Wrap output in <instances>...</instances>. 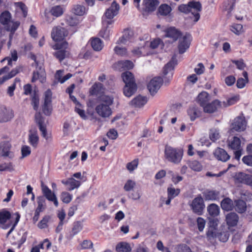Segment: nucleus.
Here are the masks:
<instances>
[{
	"mask_svg": "<svg viewBox=\"0 0 252 252\" xmlns=\"http://www.w3.org/2000/svg\"><path fill=\"white\" fill-rule=\"evenodd\" d=\"M184 151L180 148H174L168 145L165 146L164 156L165 160L174 164L180 163L183 158Z\"/></svg>",
	"mask_w": 252,
	"mask_h": 252,
	"instance_id": "obj_1",
	"label": "nucleus"
},
{
	"mask_svg": "<svg viewBox=\"0 0 252 252\" xmlns=\"http://www.w3.org/2000/svg\"><path fill=\"white\" fill-rule=\"evenodd\" d=\"M178 9L179 11L185 14H189L193 9L194 10V12H192L193 15V21L196 22L200 17L199 12L202 10V5L199 1H191L187 4H180Z\"/></svg>",
	"mask_w": 252,
	"mask_h": 252,
	"instance_id": "obj_2",
	"label": "nucleus"
},
{
	"mask_svg": "<svg viewBox=\"0 0 252 252\" xmlns=\"http://www.w3.org/2000/svg\"><path fill=\"white\" fill-rule=\"evenodd\" d=\"M102 103L95 107L97 114L103 118L108 117L112 114L110 106L113 104V98L108 95H102L100 97Z\"/></svg>",
	"mask_w": 252,
	"mask_h": 252,
	"instance_id": "obj_3",
	"label": "nucleus"
},
{
	"mask_svg": "<svg viewBox=\"0 0 252 252\" xmlns=\"http://www.w3.org/2000/svg\"><path fill=\"white\" fill-rule=\"evenodd\" d=\"M12 18L11 14L9 11L5 10L0 15V23L5 26L6 30L10 31L11 34L14 33L20 25V22L18 21L12 23L11 26L9 24Z\"/></svg>",
	"mask_w": 252,
	"mask_h": 252,
	"instance_id": "obj_4",
	"label": "nucleus"
},
{
	"mask_svg": "<svg viewBox=\"0 0 252 252\" xmlns=\"http://www.w3.org/2000/svg\"><path fill=\"white\" fill-rule=\"evenodd\" d=\"M177 64V61L175 58H172L163 68V77L165 85H168L172 79L175 66Z\"/></svg>",
	"mask_w": 252,
	"mask_h": 252,
	"instance_id": "obj_5",
	"label": "nucleus"
},
{
	"mask_svg": "<svg viewBox=\"0 0 252 252\" xmlns=\"http://www.w3.org/2000/svg\"><path fill=\"white\" fill-rule=\"evenodd\" d=\"M68 48V43L66 41L55 44L54 49L57 50V51L53 53L54 56L60 63L62 62L69 54V52L67 51Z\"/></svg>",
	"mask_w": 252,
	"mask_h": 252,
	"instance_id": "obj_6",
	"label": "nucleus"
},
{
	"mask_svg": "<svg viewBox=\"0 0 252 252\" xmlns=\"http://www.w3.org/2000/svg\"><path fill=\"white\" fill-rule=\"evenodd\" d=\"M119 9V4L115 1H114L112 3L111 6L108 8L105 12V15L108 20L106 21H103V24L104 25L106 24L107 26L111 25L113 22V21H112V19L114 17V16L118 14Z\"/></svg>",
	"mask_w": 252,
	"mask_h": 252,
	"instance_id": "obj_7",
	"label": "nucleus"
},
{
	"mask_svg": "<svg viewBox=\"0 0 252 252\" xmlns=\"http://www.w3.org/2000/svg\"><path fill=\"white\" fill-rule=\"evenodd\" d=\"M52 92L48 89L44 93V103L42 106L43 113L46 116H50L52 112Z\"/></svg>",
	"mask_w": 252,
	"mask_h": 252,
	"instance_id": "obj_8",
	"label": "nucleus"
},
{
	"mask_svg": "<svg viewBox=\"0 0 252 252\" xmlns=\"http://www.w3.org/2000/svg\"><path fill=\"white\" fill-rule=\"evenodd\" d=\"M68 34L67 30L60 26L53 28L51 32V37L55 41L63 40Z\"/></svg>",
	"mask_w": 252,
	"mask_h": 252,
	"instance_id": "obj_9",
	"label": "nucleus"
},
{
	"mask_svg": "<svg viewBox=\"0 0 252 252\" xmlns=\"http://www.w3.org/2000/svg\"><path fill=\"white\" fill-rule=\"evenodd\" d=\"M190 206L194 213L198 215L203 214L205 208V204L203 199L201 196H197L194 198L192 201Z\"/></svg>",
	"mask_w": 252,
	"mask_h": 252,
	"instance_id": "obj_10",
	"label": "nucleus"
},
{
	"mask_svg": "<svg viewBox=\"0 0 252 252\" xmlns=\"http://www.w3.org/2000/svg\"><path fill=\"white\" fill-rule=\"evenodd\" d=\"M163 83V79L159 76L153 78L149 82L147 88L152 95L156 94Z\"/></svg>",
	"mask_w": 252,
	"mask_h": 252,
	"instance_id": "obj_11",
	"label": "nucleus"
},
{
	"mask_svg": "<svg viewBox=\"0 0 252 252\" xmlns=\"http://www.w3.org/2000/svg\"><path fill=\"white\" fill-rule=\"evenodd\" d=\"M192 39L191 35L189 33H186L180 39L178 49L180 54H183L186 52L190 46Z\"/></svg>",
	"mask_w": 252,
	"mask_h": 252,
	"instance_id": "obj_12",
	"label": "nucleus"
},
{
	"mask_svg": "<svg viewBox=\"0 0 252 252\" xmlns=\"http://www.w3.org/2000/svg\"><path fill=\"white\" fill-rule=\"evenodd\" d=\"M14 117V112L4 106H0V123L7 122Z\"/></svg>",
	"mask_w": 252,
	"mask_h": 252,
	"instance_id": "obj_13",
	"label": "nucleus"
},
{
	"mask_svg": "<svg viewBox=\"0 0 252 252\" xmlns=\"http://www.w3.org/2000/svg\"><path fill=\"white\" fill-rule=\"evenodd\" d=\"M41 188L42 193L46 198L48 200L53 202L54 205L58 207L59 203L55 194L46 185H42Z\"/></svg>",
	"mask_w": 252,
	"mask_h": 252,
	"instance_id": "obj_14",
	"label": "nucleus"
},
{
	"mask_svg": "<svg viewBox=\"0 0 252 252\" xmlns=\"http://www.w3.org/2000/svg\"><path fill=\"white\" fill-rule=\"evenodd\" d=\"M41 188L42 193L46 198L48 200L53 202L54 205L58 207L59 203L55 194L46 185H42Z\"/></svg>",
	"mask_w": 252,
	"mask_h": 252,
	"instance_id": "obj_15",
	"label": "nucleus"
},
{
	"mask_svg": "<svg viewBox=\"0 0 252 252\" xmlns=\"http://www.w3.org/2000/svg\"><path fill=\"white\" fill-rule=\"evenodd\" d=\"M236 183L244 184L252 187V176L243 172H239L235 175Z\"/></svg>",
	"mask_w": 252,
	"mask_h": 252,
	"instance_id": "obj_16",
	"label": "nucleus"
},
{
	"mask_svg": "<svg viewBox=\"0 0 252 252\" xmlns=\"http://www.w3.org/2000/svg\"><path fill=\"white\" fill-rule=\"evenodd\" d=\"M246 122L244 118L237 117L231 124V128L236 131H244L246 129Z\"/></svg>",
	"mask_w": 252,
	"mask_h": 252,
	"instance_id": "obj_17",
	"label": "nucleus"
},
{
	"mask_svg": "<svg viewBox=\"0 0 252 252\" xmlns=\"http://www.w3.org/2000/svg\"><path fill=\"white\" fill-rule=\"evenodd\" d=\"M221 106V102L218 99H215L211 102H208L203 108L205 113L212 114L216 112L219 107Z\"/></svg>",
	"mask_w": 252,
	"mask_h": 252,
	"instance_id": "obj_18",
	"label": "nucleus"
},
{
	"mask_svg": "<svg viewBox=\"0 0 252 252\" xmlns=\"http://www.w3.org/2000/svg\"><path fill=\"white\" fill-rule=\"evenodd\" d=\"M214 157L218 160L226 162L230 159V156L223 149L218 147L213 152Z\"/></svg>",
	"mask_w": 252,
	"mask_h": 252,
	"instance_id": "obj_19",
	"label": "nucleus"
},
{
	"mask_svg": "<svg viewBox=\"0 0 252 252\" xmlns=\"http://www.w3.org/2000/svg\"><path fill=\"white\" fill-rule=\"evenodd\" d=\"M203 195L206 201H219L221 197L219 191L210 189L205 190L203 192Z\"/></svg>",
	"mask_w": 252,
	"mask_h": 252,
	"instance_id": "obj_20",
	"label": "nucleus"
},
{
	"mask_svg": "<svg viewBox=\"0 0 252 252\" xmlns=\"http://www.w3.org/2000/svg\"><path fill=\"white\" fill-rule=\"evenodd\" d=\"M39 141V137L36 128L29 130L28 135V142L33 148H36L38 147Z\"/></svg>",
	"mask_w": 252,
	"mask_h": 252,
	"instance_id": "obj_21",
	"label": "nucleus"
},
{
	"mask_svg": "<svg viewBox=\"0 0 252 252\" xmlns=\"http://www.w3.org/2000/svg\"><path fill=\"white\" fill-rule=\"evenodd\" d=\"M159 3L158 0H143V11L146 12H153L156 10Z\"/></svg>",
	"mask_w": 252,
	"mask_h": 252,
	"instance_id": "obj_22",
	"label": "nucleus"
},
{
	"mask_svg": "<svg viewBox=\"0 0 252 252\" xmlns=\"http://www.w3.org/2000/svg\"><path fill=\"white\" fill-rule=\"evenodd\" d=\"M165 32L166 37L172 38L174 41L177 40L182 34V32L174 27L167 28Z\"/></svg>",
	"mask_w": 252,
	"mask_h": 252,
	"instance_id": "obj_23",
	"label": "nucleus"
},
{
	"mask_svg": "<svg viewBox=\"0 0 252 252\" xmlns=\"http://www.w3.org/2000/svg\"><path fill=\"white\" fill-rule=\"evenodd\" d=\"M104 90L105 88L102 84L96 82L90 89V94L91 95H101L104 93Z\"/></svg>",
	"mask_w": 252,
	"mask_h": 252,
	"instance_id": "obj_24",
	"label": "nucleus"
},
{
	"mask_svg": "<svg viewBox=\"0 0 252 252\" xmlns=\"http://www.w3.org/2000/svg\"><path fill=\"white\" fill-rule=\"evenodd\" d=\"M239 220V216L234 212L227 214L225 217V221L229 227H233L237 225Z\"/></svg>",
	"mask_w": 252,
	"mask_h": 252,
	"instance_id": "obj_25",
	"label": "nucleus"
},
{
	"mask_svg": "<svg viewBox=\"0 0 252 252\" xmlns=\"http://www.w3.org/2000/svg\"><path fill=\"white\" fill-rule=\"evenodd\" d=\"M11 217L10 212L5 209H3L0 211V225L4 229H7L9 227V225H5L6 221Z\"/></svg>",
	"mask_w": 252,
	"mask_h": 252,
	"instance_id": "obj_26",
	"label": "nucleus"
},
{
	"mask_svg": "<svg viewBox=\"0 0 252 252\" xmlns=\"http://www.w3.org/2000/svg\"><path fill=\"white\" fill-rule=\"evenodd\" d=\"M210 100L209 94L205 91H203L199 94L197 98L196 102L199 105L203 107Z\"/></svg>",
	"mask_w": 252,
	"mask_h": 252,
	"instance_id": "obj_27",
	"label": "nucleus"
},
{
	"mask_svg": "<svg viewBox=\"0 0 252 252\" xmlns=\"http://www.w3.org/2000/svg\"><path fill=\"white\" fill-rule=\"evenodd\" d=\"M187 113L191 121H194L195 119L199 118L201 114V111L196 106L189 107L188 109Z\"/></svg>",
	"mask_w": 252,
	"mask_h": 252,
	"instance_id": "obj_28",
	"label": "nucleus"
},
{
	"mask_svg": "<svg viewBox=\"0 0 252 252\" xmlns=\"http://www.w3.org/2000/svg\"><path fill=\"white\" fill-rule=\"evenodd\" d=\"M11 145L8 141H3L0 143V152L1 155L4 157H11L9 156L10 154V149Z\"/></svg>",
	"mask_w": 252,
	"mask_h": 252,
	"instance_id": "obj_29",
	"label": "nucleus"
},
{
	"mask_svg": "<svg viewBox=\"0 0 252 252\" xmlns=\"http://www.w3.org/2000/svg\"><path fill=\"white\" fill-rule=\"evenodd\" d=\"M220 206L223 211L228 212L233 210L234 205L232 199L225 197L221 201Z\"/></svg>",
	"mask_w": 252,
	"mask_h": 252,
	"instance_id": "obj_30",
	"label": "nucleus"
},
{
	"mask_svg": "<svg viewBox=\"0 0 252 252\" xmlns=\"http://www.w3.org/2000/svg\"><path fill=\"white\" fill-rule=\"evenodd\" d=\"M137 89L136 84H125L123 89V93L126 96L129 97L135 94Z\"/></svg>",
	"mask_w": 252,
	"mask_h": 252,
	"instance_id": "obj_31",
	"label": "nucleus"
},
{
	"mask_svg": "<svg viewBox=\"0 0 252 252\" xmlns=\"http://www.w3.org/2000/svg\"><path fill=\"white\" fill-rule=\"evenodd\" d=\"M147 98L145 96L139 95L131 101V105L135 107H141L147 102Z\"/></svg>",
	"mask_w": 252,
	"mask_h": 252,
	"instance_id": "obj_32",
	"label": "nucleus"
},
{
	"mask_svg": "<svg viewBox=\"0 0 252 252\" xmlns=\"http://www.w3.org/2000/svg\"><path fill=\"white\" fill-rule=\"evenodd\" d=\"M22 70L21 66H17L13 69L7 75L0 78V84H3L6 80L12 78L19 73Z\"/></svg>",
	"mask_w": 252,
	"mask_h": 252,
	"instance_id": "obj_33",
	"label": "nucleus"
},
{
	"mask_svg": "<svg viewBox=\"0 0 252 252\" xmlns=\"http://www.w3.org/2000/svg\"><path fill=\"white\" fill-rule=\"evenodd\" d=\"M62 183L66 186H68V190L69 191L78 188L81 185L80 181L76 180L73 178H69L66 181L62 180Z\"/></svg>",
	"mask_w": 252,
	"mask_h": 252,
	"instance_id": "obj_34",
	"label": "nucleus"
},
{
	"mask_svg": "<svg viewBox=\"0 0 252 252\" xmlns=\"http://www.w3.org/2000/svg\"><path fill=\"white\" fill-rule=\"evenodd\" d=\"M121 76L125 84H136L134 75L130 71H126L123 72Z\"/></svg>",
	"mask_w": 252,
	"mask_h": 252,
	"instance_id": "obj_35",
	"label": "nucleus"
},
{
	"mask_svg": "<svg viewBox=\"0 0 252 252\" xmlns=\"http://www.w3.org/2000/svg\"><path fill=\"white\" fill-rule=\"evenodd\" d=\"M133 35V33L132 31L129 30H126L124 32L123 35L119 38L116 43L118 44H126L127 41L131 39Z\"/></svg>",
	"mask_w": 252,
	"mask_h": 252,
	"instance_id": "obj_36",
	"label": "nucleus"
},
{
	"mask_svg": "<svg viewBox=\"0 0 252 252\" xmlns=\"http://www.w3.org/2000/svg\"><path fill=\"white\" fill-rule=\"evenodd\" d=\"M234 203V208L236 212L242 214L246 211L247 205L245 201L241 199H238L235 200Z\"/></svg>",
	"mask_w": 252,
	"mask_h": 252,
	"instance_id": "obj_37",
	"label": "nucleus"
},
{
	"mask_svg": "<svg viewBox=\"0 0 252 252\" xmlns=\"http://www.w3.org/2000/svg\"><path fill=\"white\" fill-rule=\"evenodd\" d=\"M90 41L91 46L94 50L95 51H100L102 49L103 44L102 41L99 38H92Z\"/></svg>",
	"mask_w": 252,
	"mask_h": 252,
	"instance_id": "obj_38",
	"label": "nucleus"
},
{
	"mask_svg": "<svg viewBox=\"0 0 252 252\" xmlns=\"http://www.w3.org/2000/svg\"><path fill=\"white\" fill-rule=\"evenodd\" d=\"M207 209L208 214L212 217H216L220 214V207L216 204L212 203L209 205Z\"/></svg>",
	"mask_w": 252,
	"mask_h": 252,
	"instance_id": "obj_39",
	"label": "nucleus"
},
{
	"mask_svg": "<svg viewBox=\"0 0 252 252\" xmlns=\"http://www.w3.org/2000/svg\"><path fill=\"white\" fill-rule=\"evenodd\" d=\"M116 65L118 66V67L119 69H122L123 70L130 69H132L133 67V63L129 60L118 61L116 63Z\"/></svg>",
	"mask_w": 252,
	"mask_h": 252,
	"instance_id": "obj_40",
	"label": "nucleus"
},
{
	"mask_svg": "<svg viewBox=\"0 0 252 252\" xmlns=\"http://www.w3.org/2000/svg\"><path fill=\"white\" fill-rule=\"evenodd\" d=\"M241 145L240 139L238 137L234 136L232 139L229 142L228 146L231 149L235 150L242 148Z\"/></svg>",
	"mask_w": 252,
	"mask_h": 252,
	"instance_id": "obj_41",
	"label": "nucleus"
},
{
	"mask_svg": "<svg viewBox=\"0 0 252 252\" xmlns=\"http://www.w3.org/2000/svg\"><path fill=\"white\" fill-rule=\"evenodd\" d=\"M117 252H130L131 248L130 245L126 242H120L116 247Z\"/></svg>",
	"mask_w": 252,
	"mask_h": 252,
	"instance_id": "obj_42",
	"label": "nucleus"
},
{
	"mask_svg": "<svg viewBox=\"0 0 252 252\" xmlns=\"http://www.w3.org/2000/svg\"><path fill=\"white\" fill-rule=\"evenodd\" d=\"M244 78H239L236 82V86L239 89H242L245 87L246 84L249 82L248 74L247 71L243 72Z\"/></svg>",
	"mask_w": 252,
	"mask_h": 252,
	"instance_id": "obj_43",
	"label": "nucleus"
},
{
	"mask_svg": "<svg viewBox=\"0 0 252 252\" xmlns=\"http://www.w3.org/2000/svg\"><path fill=\"white\" fill-rule=\"evenodd\" d=\"M188 164L191 169L196 172H200L203 168L201 163L196 160L188 161Z\"/></svg>",
	"mask_w": 252,
	"mask_h": 252,
	"instance_id": "obj_44",
	"label": "nucleus"
},
{
	"mask_svg": "<svg viewBox=\"0 0 252 252\" xmlns=\"http://www.w3.org/2000/svg\"><path fill=\"white\" fill-rule=\"evenodd\" d=\"M181 190L180 189H175L173 187L172 185H170L167 189V197L174 199L178 196Z\"/></svg>",
	"mask_w": 252,
	"mask_h": 252,
	"instance_id": "obj_45",
	"label": "nucleus"
},
{
	"mask_svg": "<svg viewBox=\"0 0 252 252\" xmlns=\"http://www.w3.org/2000/svg\"><path fill=\"white\" fill-rule=\"evenodd\" d=\"M72 12L76 15L82 16L86 13V9L84 6L77 4L74 6Z\"/></svg>",
	"mask_w": 252,
	"mask_h": 252,
	"instance_id": "obj_46",
	"label": "nucleus"
},
{
	"mask_svg": "<svg viewBox=\"0 0 252 252\" xmlns=\"http://www.w3.org/2000/svg\"><path fill=\"white\" fill-rule=\"evenodd\" d=\"M171 11V7L167 4H161L158 9V12L161 15L166 16L168 15Z\"/></svg>",
	"mask_w": 252,
	"mask_h": 252,
	"instance_id": "obj_47",
	"label": "nucleus"
},
{
	"mask_svg": "<svg viewBox=\"0 0 252 252\" xmlns=\"http://www.w3.org/2000/svg\"><path fill=\"white\" fill-rule=\"evenodd\" d=\"M218 233L217 232V228L215 225L213 227L210 226L206 233L207 238L209 240H211L212 239L218 237Z\"/></svg>",
	"mask_w": 252,
	"mask_h": 252,
	"instance_id": "obj_48",
	"label": "nucleus"
},
{
	"mask_svg": "<svg viewBox=\"0 0 252 252\" xmlns=\"http://www.w3.org/2000/svg\"><path fill=\"white\" fill-rule=\"evenodd\" d=\"M240 99V96L239 95L233 96L230 98H228L226 101H223L222 102L223 106L224 107H227L228 106L232 105L236 103Z\"/></svg>",
	"mask_w": 252,
	"mask_h": 252,
	"instance_id": "obj_49",
	"label": "nucleus"
},
{
	"mask_svg": "<svg viewBox=\"0 0 252 252\" xmlns=\"http://www.w3.org/2000/svg\"><path fill=\"white\" fill-rule=\"evenodd\" d=\"M50 12L52 15L58 17L63 14L64 10L62 6L56 5L51 8Z\"/></svg>",
	"mask_w": 252,
	"mask_h": 252,
	"instance_id": "obj_50",
	"label": "nucleus"
},
{
	"mask_svg": "<svg viewBox=\"0 0 252 252\" xmlns=\"http://www.w3.org/2000/svg\"><path fill=\"white\" fill-rule=\"evenodd\" d=\"M18 59V56L17 51L14 50L11 53V57H6L1 60V62L2 63L5 61L8 62V65L9 66H12V61H16Z\"/></svg>",
	"mask_w": 252,
	"mask_h": 252,
	"instance_id": "obj_51",
	"label": "nucleus"
},
{
	"mask_svg": "<svg viewBox=\"0 0 252 252\" xmlns=\"http://www.w3.org/2000/svg\"><path fill=\"white\" fill-rule=\"evenodd\" d=\"M230 30L237 35H240L243 32V26L240 24H233L230 26Z\"/></svg>",
	"mask_w": 252,
	"mask_h": 252,
	"instance_id": "obj_52",
	"label": "nucleus"
},
{
	"mask_svg": "<svg viewBox=\"0 0 252 252\" xmlns=\"http://www.w3.org/2000/svg\"><path fill=\"white\" fill-rule=\"evenodd\" d=\"M35 121L36 123L38 125L39 129L41 127H45L46 125L44 124V119L42 116L41 113L40 112L36 113L35 115Z\"/></svg>",
	"mask_w": 252,
	"mask_h": 252,
	"instance_id": "obj_53",
	"label": "nucleus"
},
{
	"mask_svg": "<svg viewBox=\"0 0 252 252\" xmlns=\"http://www.w3.org/2000/svg\"><path fill=\"white\" fill-rule=\"evenodd\" d=\"M220 137L219 130L216 128H213L210 130L209 138L213 141L215 142Z\"/></svg>",
	"mask_w": 252,
	"mask_h": 252,
	"instance_id": "obj_54",
	"label": "nucleus"
},
{
	"mask_svg": "<svg viewBox=\"0 0 252 252\" xmlns=\"http://www.w3.org/2000/svg\"><path fill=\"white\" fill-rule=\"evenodd\" d=\"M61 199L63 203L68 204L72 200V195L68 192L63 191L61 193Z\"/></svg>",
	"mask_w": 252,
	"mask_h": 252,
	"instance_id": "obj_55",
	"label": "nucleus"
},
{
	"mask_svg": "<svg viewBox=\"0 0 252 252\" xmlns=\"http://www.w3.org/2000/svg\"><path fill=\"white\" fill-rule=\"evenodd\" d=\"M138 163L139 160L138 158H136L131 162H128L126 164V167L130 172H132L133 170L137 168Z\"/></svg>",
	"mask_w": 252,
	"mask_h": 252,
	"instance_id": "obj_56",
	"label": "nucleus"
},
{
	"mask_svg": "<svg viewBox=\"0 0 252 252\" xmlns=\"http://www.w3.org/2000/svg\"><path fill=\"white\" fill-rule=\"evenodd\" d=\"M145 49V45L141 47H136L131 51L133 55L135 57H140L144 56L143 51Z\"/></svg>",
	"mask_w": 252,
	"mask_h": 252,
	"instance_id": "obj_57",
	"label": "nucleus"
},
{
	"mask_svg": "<svg viewBox=\"0 0 252 252\" xmlns=\"http://www.w3.org/2000/svg\"><path fill=\"white\" fill-rule=\"evenodd\" d=\"M50 219V217L48 215L45 216L42 219L38 222L37 226L40 229L45 228L48 227V223Z\"/></svg>",
	"mask_w": 252,
	"mask_h": 252,
	"instance_id": "obj_58",
	"label": "nucleus"
},
{
	"mask_svg": "<svg viewBox=\"0 0 252 252\" xmlns=\"http://www.w3.org/2000/svg\"><path fill=\"white\" fill-rule=\"evenodd\" d=\"M41 132L42 136L46 139L47 141L50 142L52 140V136L51 133H47L46 126L45 127H41L39 129Z\"/></svg>",
	"mask_w": 252,
	"mask_h": 252,
	"instance_id": "obj_59",
	"label": "nucleus"
},
{
	"mask_svg": "<svg viewBox=\"0 0 252 252\" xmlns=\"http://www.w3.org/2000/svg\"><path fill=\"white\" fill-rule=\"evenodd\" d=\"M135 186V182L134 181L129 179L125 183L124 187V189L126 191H130L133 190Z\"/></svg>",
	"mask_w": 252,
	"mask_h": 252,
	"instance_id": "obj_60",
	"label": "nucleus"
},
{
	"mask_svg": "<svg viewBox=\"0 0 252 252\" xmlns=\"http://www.w3.org/2000/svg\"><path fill=\"white\" fill-rule=\"evenodd\" d=\"M14 170L13 164L12 162L3 163L0 164V171H12Z\"/></svg>",
	"mask_w": 252,
	"mask_h": 252,
	"instance_id": "obj_61",
	"label": "nucleus"
},
{
	"mask_svg": "<svg viewBox=\"0 0 252 252\" xmlns=\"http://www.w3.org/2000/svg\"><path fill=\"white\" fill-rule=\"evenodd\" d=\"M115 53L121 56H126L127 55V49L125 47L116 46L114 49Z\"/></svg>",
	"mask_w": 252,
	"mask_h": 252,
	"instance_id": "obj_62",
	"label": "nucleus"
},
{
	"mask_svg": "<svg viewBox=\"0 0 252 252\" xmlns=\"http://www.w3.org/2000/svg\"><path fill=\"white\" fill-rule=\"evenodd\" d=\"M82 229V225L80 222L76 221L74 222L73 226L72 228V233L73 236L76 235Z\"/></svg>",
	"mask_w": 252,
	"mask_h": 252,
	"instance_id": "obj_63",
	"label": "nucleus"
},
{
	"mask_svg": "<svg viewBox=\"0 0 252 252\" xmlns=\"http://www.w3.org/2000/svg\"><path fill=\"white\" fill-rule=\"evenodd\" d=\"M66 22L67 24L71 27L77 26L80 23L79 20L77 18L72 16L69 17L67 19Z\"/></svg>",
	"mask_w": 252,
	"mask_h": 252,
	"instance_id": "obj_64",
	"label": "nucleus"
}]
</instances>
